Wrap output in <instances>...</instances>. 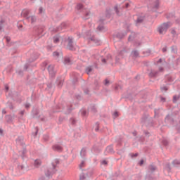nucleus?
Returning a JSON list of instances; mask_svg holds the SVG:
<instances>
[{
    "label": "nucleus",
    "mask_w": 180,
    "mask_h": 180,
    "mask_svg": "<svg viewBox=\"0 0 180 180\" xmlns=\"http://www.w3.org/2000/svg\"><path fill=\"white\" fill-rule=\"evenodd\" d=\"M83 13L84 15L82 18L84 20H87V19H89V15H91L90 11H85V12H83Z\"/></svg>",
    "instance_id": "a878e982"
},
{
    "label": "nucleus",
    "mask_w": 180,
    "mask_h": 180,
    "mask_svg": "<svg viewBox=\"0 0 180 180\" xmlns=\"http://www.w3.org/2000/svg\"><path fill=\"white\" fill-rule=\"evenodd\" d=\"M172 165L174 167H178V165H180V160H174L172 161Z\"/></svg>",
    "instance_id": "e433bc0d"
},
{
    "label": "nucleus",
    "mask_w": 180,
    "mask_h": 180,
    "mask_svg": "<svg viewBox=\"0 0 180 180\" xmlns=\"http://www.w3.org/2000/svg\"><path fill=\"white\" fill-rule=\"evenodd\" d=\"M30 19H31V23L32 25H33V23H36V22L37 21V17H36V15L30 16Z\"/></svg>",
    "instance_id": "f704fd0d"
},
{
    "label": "nucleus",
    "mask_w": 180,
    "mask_h": 180,
    "mask_svg": "<svg viewBox=\"0 0 180 180\" xmlns=\"http://www.w3.org/2000/svg\"><path fill=\"white\" fill-rule=\"evenodd\" d=\"M39 56L40 55L38 53L34 52L31 55L30 58L28 59V63H33L34 61H36V60L39 58Z\"/></svg>",
    "instance_id": "9d476101"
},
{
    "label": "nucleus",
    "mask_w": 180,
    "mask_h": 180,
    "mask_svg": "<svg viewBox=\"0 0 180 180\" xmlns=\"http://www.w3.org/2000/svg\"><path fill=\"white\" fill-rule=\"evenodd\" d=\"M143 134H145V136L146 137H150V132H148V131H146V130L143 131Z\"/></svg>",
    "instance_id": "69168bd1"
},
{
    "label": "nucleus",
    "mask_w": 180,
    "mask_h": 180,
    "mask_svg": "<svg viewBox=\"0 0 180 180\" xmlns=\"http://www.w3.org/2000/svg\"><path fill=\"white\" fill-rule=\"evenodd\" d=\"M131 54H133V57H136V58H137V57H139V56H140L139 51H136V50L132 51Z\"/></svg>",
    "instance_id": "58836bf2"
},
{
    "label": "nucleus",
    "mask_w": 180,
    "mask_h": 180,
    "mask_svg": "<svg viewBox=\"0 0 180 180\" xmlns=\"http://www.w3.org/2000/svg\"><path fill=\"white\" fill-rule=\"evenodd\" d=\"M158 75V71H154L151 70L149 73L150 78H156V77Z\"/></svg>",
    "instance_id": "aec40b11"
},
{
    "label": "nucleus",
    "mask_w": 180,
    "mask_h": 180,
    "mask_svg": "<svg viewBox=\"0 0 180 180\" xmlns=\"http://www.w3.org/2000/svg\"><path fill=\"white\" fill-rule=\"evenodd\" d=\"M89 109L93 112V113H96L98 110H96V105H91L89 108Z\"/></svg>",
    "instance_id": "473e14b6"
},
{
    "label": "nucleus",
    "mask_w": 180,
    "mask_h": 180,
    "mask_svg": "<svg viewBox=\"0 0 180 180\" xmlns=\"http://www.w3.org/2000/svg\"><path fill=\"white\" fill-rule=\"evenodd\" d=\"M101 147H102V141H100L99 143L94 144L92 150L93 151H94V153H101V151H102Z\"/></svg>",
    "instance_id": "6e6552de"
},
{
    "label": "nucleus",
    "mask_w": 180,
    "mask_h": 180,
    "mask_svg": "<svg viewBox=\"0 0 180 180\" xmlns=\"http://www.w3.org/2000/svg\"><path fill=\"white\" fill-rule=\"evenodd\" d=\"M92 175H94V170L92 169L89 170L88 172L86 173V176L89 178L92 176Z\"/></svg>",
    "instance_id": "37998d69"
},
{
    "label": "nucleus",
    "mask_w": 180,
    "mask_h": 180,
    "mask_svg": "<svg viewBox=\"0 0 180 180\" xmlns=\"http://www.w3.org/2000/svg\"><path fill=\"white\" fill-rule=\"evenodd\" d=\"M29 10H24L21 13V15H22V16L25 18L26 20H30V16H29Z\"/></svg>",
    "instance_id": "dca6fc26"
},
{
    "label": "nucleus",
    "mask_w": 180,
    "mask_h": 180,
    "mask_svg": "<svg viewBox=\"0 0 180 180\" xmlns=\"http://www.w3.org/2000/svg\"><path fill=\"white\" fill-rule=\"evenodd\" d=\"M64 63L65 64H70V63H71V59H70V58H65Z\"/></svg>",
    "instance_id": "5fc2aeb1"
},
{
    "label": "nucleus",
    "mask_w": 180,
    "mask_h": 180,
    "mask_svg": "<svg viewBox=\"0 0 180 180\" xmlns=\"http://www.w3.org/2000/svg\"><path fill=\"white\" fill-rule=\"evenodd\" d=\"M141 124L142 126H145L146 127H153L154 126L153 117H150V115L147 114L142 115L141 118Z\"/></svg>",
    "instance_id": "f257e3e1"
},
{
    "label": "nucleus",
    "mask_w": 180,
    "mask_h": 180,
    "mask_svg": "<svg viewBox=\"0 0 180 180\" xmlns=\"http://www.w3.org/2000/svg\"><path fill=\"white\" fill-rule=\"evenodd\" d=\"M165 169H167V172H171L172 168H171V164L170 163H167L166 164Z\"/></svg>",
    "instance_id": "a19ab883"
},
{
    "label": "nucleus",
    "mask_w": 180,
    "mask_h": 180,
    "mask_svg": "<svg viewBox=\"0 0 180 180\" xmlns=\"http://www.w3.org/2000/svg\"><path fill=\"white\" fill-rule=\"evenodd\" d=\"M165 122L167 124H175V118H174V114H167L165 118Z\"/></svg>",
    "instance_id": "39448f33"
},
{
    "label": "nucleus",
    "mask_w": 180,
    "mask_h": 180,
    "mask_svg": "<svg viewBox=\"0 0 180 180\" xmlns=\"http://www.w3.org/2000/svg\"><path fill=\"white\" fill-rule=\"evenodd\" d=\"M167 19H175V13H170L166 15Z\"/></svg>",
    "instance_id": "c756f323"
},
{
    "label": "nucleus",
    "mask_w": 180,
    "mask_h": 180,
    "mask_svg": "<svg viewBox=\"0 0 180 180\" xmlns=\"http://www.w3.org/2000/svg\"><path fill=\"white\" fill-rule=\"evenodd\" d=\"M160 91L162 92H167V91H168V87L167 86H161L160 87Z\"/></svg>",
    "instance_id": "8fccbe9b"
},
{
    "label": "nucleus",
    "mask_w": 180,
    "mask_h": 180,
    "mask_svg": "<svg viewBox=\"0 0 180 180\" xmlns=\"http://www.w3.org/2000/svg\"><path fill=\"white\" fill-rule=\"evenodd\" d=\"M66 26H67V24L63 22L61 25H60L58 27H57L56 28H54L53 32H61V30H63L64 28H65Z\"/></svg>",
    "instance_id": "ddd939ff"
},
{
    "label": "nucleus",
    "mask_w": 180,
    "mask_h": 180,
    "mask_svg": "<svg viewBox=\"0 0 180 180\" xmlns=\"http://www.w3.org/2000/svg\"><path fill=\"white\" fill-rule=\"evenodd\" d=\"M14 120H15V115H6V122L8 124L12 123V122H13Z\"/></svg>",
    "instance_id": "a211bd4d"
},
{
    "label": "nucleus",
    "mask_w": 180,
    "mask_h": 180,
    "mask_svg": "<svg viewBox=\"0 0 180 180\" xmlns=\"http://www.w3.org/2000/svg\"><path fill=\"white\" fill-rule=\"evenodd\" d=\"M53 57H58H58H60V53L57 51H54L53 53Z\"/></svg>",
    "instance_id": "338daca9"
},
{
    "label": "nucleus",
    "mask_w": 180,
    "mask_h": 180,
    "mask_svg": "<svg viewBox=\"0 0 180 180\" xmlns=\"http://www.w3.org/2000/svg\"><path fill=\"white\" fill-rule=\"evenodd\" d=\"M82 116H86V110H82L81 112Z\"/></svg>",
    "instance_id": "774afa93"
},
{
    "label": "nucleus",
    "mask_w": 180,
    "mask_h": 180,
    "mask_svg": "<svg viewBox=\"0 0 180 180\" xmlns=\"http://www.w3.org/2000/svg\"><path fill=\"white\" fill-rule=\"evenodd\" d=\"M72 112V105L67 106V111L65 112V115H70Z\"/></svg>",
    "instance_id": "2f4dec72"
},
{
    "label": "nucleus",
    "mask_w": 180,
    "mask_h": 180,
    "mask_svg": "<svg viewBox=\"0 0 180 180\" xmlns=\"http://www.w3.org/2000/svg\"><path fill=\"white\" fill-rule=\"evenodd\" d=\"M179 96H173V103H176L179 99Z\"/></svg>",
    "instance_id": "79ce46f5"
},
{
    "label": "nucleus",
    "mask_w": 180,
    "mask_h": 180,
    "mask_svg": "<svg viewBox=\"0 0 180 180\" xmlns=\"http://www.w3.org/2000/svg\"><path fill=\"white\" fill-rule=\"evenodd\" d=\"M112 117H113V119H115V117H119V112L115 111V112L112 114Z\"/></svg>",
    "instance_id": "13d9d810"
},
{
    "label": "nucleus",
    "mask_w": 180,
    "mask_h": 180,
    "mask_svg": "<svg viewBox=\"0 0 180 180\" xmlns=\"http://www.w3.org/2000/svg\"><path fill=\"white\" fill-rule=\"evenodd\" d=\"M27 164H22V165H18V169L20 171V174H25L26 171H27Z\"/></svg>",
    "instance_id": "1a4fd4ad"
},
{
    "label": "nucleus",
    "mask_w": 180,
    "mask_h": 180,
    "mask_svg": "<svg viewBox=\"0 0 180 180\" xmlns=\"http://www.w3.org/2000/svg\"><path fill=\"white\" fill-rule=\"evenodd\" d=\"M136 37V34L132 32L131 35L128 37V41H133Z\"/></svg>",
    "instance_id": "cd10ccee"
},
{
    "label": "nucleus",
    "mask_w": 180,
    "mask_h": 180,
    "mask_svg": "<svg viewBox=\"0 0 180 180\" xmlns=\"http://www.w3.org/2000/svg\"><path fill=\"white\" fill-rule=\"evenodd\" d=\"M43 139L44 141H49V140H50V136H49V134H45L43 136Z\"/></svg>",
    "instance_id": "de8ad7c7"
},
{
    "label": "nucleus",
    "mask_w": 180,
    "mask_h": 180,
    "mask_svg": "<svg viewBox=\"0 0 180 180\" xmlns=\"http://www.w3.org/2000/svg\"><path fill=\"white\" fill-rule=\"evenodd\" d=\"M130 6V4L125 3L124 6H120V8L117 6V5L114 6V11L117 16H122V13L121 11H123V9H127Z\"/></svg>",
    "instance_id": "7ed1b4c3"
},
{
    "label": "nucleus",
    "mask_w": 180,
    "mask_h": 180,
    "mask_svg": "<svg viewBox=\"0 0 180 180\" xmlns=\"http://www.w3.org/2000/svg\"><path fill=\"white\" fill-rule=\"evenodd\" d=\"M19 153L22 160H25L26 158V153H27L26 148H23L22 150L19 151Z\"/></svg>",
    "instance_id": "f3484780"
},
{
    "label": "nucleus",
    "mask_w": 180,
    "mask_h": 180,
    "mask_svg": "<svg viewBox=\"0 0 180 180\" xmlns=\"http://www.w3.org/2000/svg\"><path fill=\"white\" fill-rule=\"evenodd\" d=\"M170 23H171V22H164L160 26H159L158 32H159L160 34H162V33H164V32H167V30H168V27H169Z\"/></svg>",
    "instance_id": "423d86ee"
},
{
    "label": "nucleus",
    "mask_w": 180,
    "mask_h": 180,
    "mask_svg": "<svg viewBox=\"0 0 180 180\" xmlns=\"http://www.w3.org/2000/svg\"><path fill=\"white\" fill-rule=\"evenodd\" d=\"M48 71L51 77L54 76V67L51 65L48 66Z\"/></svg>",
    "instance_id": "412c9836"
},
{
    "label": "nucleus",
    "mask_w": 180,
    "mask_h": 180,
    "mask_svg": "<svg viewBox=\"0 0 180 180\" xmlns=\"http://www.w3.org/2000/svg\"><path fill=\"white\" fill-rule=\"evenodd\" d=\"M124 53H127V51L125 49L121 50L119 52V56H123L124 54Z\"/></svg>",
    "instance_id": "6e6d98bb"
},
{
    "label": "nucleus",
    "mask_w": 180,
    "mask_h": 180,
    "mask_svg": "<svg viewBox=\"0 0 180 180\" xmlns=\"http://www.w3.org/2000/svg\"><path fill=\"white\" fill-rule=\"evenodd\" d=\"M34 165L35 167H40V165H41V160H35L34 161Z\"/></svg>",
    "instance_id": "ea45409f"
},
{
    "label": "nucleus",
    "mask_w": 180,
    "mask_h": 180,
    "mask_svg": "<svg viewBox=\"0 0 180 180\" xmlns=\"http://www.w3.org/2000/svg\"><path fill=\"white\" fill-rule=\"evenodd\" d=\"M6 106H8L11 110H13V105L12 104V102H7Z\"/></svg>",
    "instance_id": "c03bdc74"
},
{
    "label": "nucleus",
    "mask_w": 180,
    "mask_h": 180,
    "mask_svg": "<svg viewBox=\"0 0 180 180\" xmlns=\"http://www.w3.org/2000/svg\"><path fill=\"white\" fill-rule=\"evenodd\" d=\"M53 88V81L47 83V89H51Z\"/></svg>",
    "instance_id": "49530a36"
},
{
    "label": "nucleus",
    "mask_w": 180,
    "mask_h": 180,
    "mask_svg": "<svg viewBox=\"0 0 180 180\" xmlns=\"http://www.w3.org/2000/svg\"><path fill=\"white\" fill-rule=\"evenodd\" d=\"M111 16H112V12L110 11V10H106L105 18H107V19H110Z\"/></svg>",
    "instance_id": "c85d7f7f"
},
{
    "label": "nucleus",
    "mask_w": 180,
    "mask_h": 180,
    "mask_svg": "<svg viewBox=\"0 0 180 180\" xmlns=\"http://www.w3.org/2000/svg\"><path fill=\"white\" fill-rule=\"evenodd\" d=\"M99 23V25L97 27V30H98V32H106L108 29L103 26V25H105V19L101 18Z\"/></svg>",
    "instance_id": "0eeeda50"
},
{
    "label": "nucleus",
    "mask_w": 180,
    "mask_h": 180,
    "mask_svg": "<svg viewBox=\"0 0 180 180\" xmlns=\"http://www.w3.org/2000/svg\"><path fill=\"white\" fill-rule=\"evenodd\" d=\"M154 113H155V117H158V116H160V108H155L154 110Z\"/></svg>",
    "instance_id": "4c0bfd02"
},
{
    "label": "nucleus",
    "mask_w": 180,
    "mask_h": 180,
    "mask_svg": "<svg viewBox=\"0 0 180 180\" xmlns=\"http://www.w3.org/2000/svg\"><path fill=\"white\" fill-rule=\"evenodd\" d=\"M86 74H89V72H92V67L89 66L86 68Z\"/></svg>",
    "instance_id": "864d4df0"
},
{
    "label": "nucleus",
    "mask_w": 180,
    "mask_h": 180,
    "mask_svg": "<svg viewBox=\"0 0 180 180\" xmlns=\"http://www.w3.org/2000/svg\"><path fill=\"white\" fill-rule=\"evenodd\" d=\"M17 141H18V143H20V144L21 146H23V143L22 141H23V137L20 136L17 139Z\"/></svg>",
    "instance_id": "09e8293b"
},
{
    "label": "nucleus",
    "mask_w": 180,
    "mask_h": 180,
    "mask_svg": "<svg viewBox=\"0 0 180 180\" xmlns=\"http://www.w3.org/2000/svg\"><path fill=\"white\" fill-rule=\"evenodd\" d=\"M86 179V177L85 176L84 173H82L79 176V180H85Z\"/></svg>",
    "instance_id": "603ef678"
},
{
    "label": "nucleus",
    "mask_w": 180,
    "mask_h": 180,
    "mask_svg": "<svg viewBox=\"0 0 180 180\" xmlns=\"http://www.w3.org/2000/svg\"><path fill=\"white\" fill-rule=\"evenodd\" d=\"M53 151H57L58 153L63 152V146L61 145L55 144L52 146Z\"/></svg>",
    "instance_id": "f8f14e48"
},
{
    "label": "nucleus",
    "mask_w": 180,
    "mask_h": 180,
    "mask_svg": "<svg viewBox=\"0 0 180 180\" xmlns=\"http://www.w3.org/2000/svg\"><path fill=\"white\" fill-rule=\"evenodd\" d=\"M80 155L82 158H85L86 156V148H82L80 151Z\"/></svg>",
    "instance_id": "4be33fe9"
},
{
    "label": "nucleus",
    "mask_w": 180,
    "mask_h": 180,
    "mask_svg": "<svg viewBox=\"0 0 180 180\" xmlns=\"http://www.w3.org/2000/svg\"><path fill=\"white\" fill-rule=\"evenodd\" d=\"M60 164V160L58 159L55 160V164L52 163V168H49L47 169V171L45 172V176L46 178H50V176H53V174H56L57 172V165Z\"/></svg>",
    "instance_id": "f03ea898"
},
{
    "label": "nucleus",
    "mask_w": 180,
    "mask_h": 180,
    "mask_svg": "<svg viewBox=\"0 0 180 180\" xmlns=\"http://www.w3.org/2000/svg\"><path fill=\"white\" fill-rule=\"evenodd\" d=\"M6 26V20L5 19L1 18L0 20V32H5L4 28Z\"/></svg>",
    "instance_id": "4468645a"
},
{
    "label": "nucleus",
    "mask_w": 180,
    "mask_h": 180,
    "mask_svg": "<svg viewBox=\"0 0 180 180\" xmlns=\"http://www.w3.org/2000/svg\"><path fill=\"white\" fill-rule=\"evenodd\" d=\"M163 146H165V147H167V146H168V141H167V139H164L162 141Z\"/></svg>",
    "instance_id": "e2e57ef3"
},
{
    "label": "nucleus",
    "mask_w": 180,
    "mask_h": 180,
    "mask_svg": "<svg viewBox=\"0 0 180 180\" xmlns=\"http://www.w3.org/2000/svg\"><path fill=\"white\" fill-rule=\"evenodd\" d=\"M63 81L64 80L63 79V78L61 77H59L56 79V83L58 88H61V86H63V85L64 84Z\"/></svg>",
    "instance_id": "2eb2a0df"
},
{
    "label": "nucleus",
    "mask_w": 180,
    "mask_h": 180,
    "mask_svg": "<svg viewBox=\"0 0 180 180\" xmlns=\"http://www.w3.org/2000/svg\"><path fill=\"white\" fill-rule=\"evenodd\" d=\"M143 21L144 19H143L142 18H138L136 20V23H143Z\"/></svg>",
    "instance_id": "bf43d9fd"
},
{
    "label": "nucleus",
    "mask_w": 180,
    "mask_h": 180,
    "mask_svg": "<svg viewBox=\"0 0 180 180\" xmlns=\"http://www.w3.org/2000/svg\"><path fill=\"white\" fill-rule=\"evenodd\" d=\"M171 51H172V53L176 54V53H178V48H176V46H171Z\"/></svg>",
    "instance_id": "72a5a7b5"
},
{
    "label": "nucleus",
    "mask_w": 180,
    "mask_h": 180,
    "mask_svg": "<svg viewBox=\"0 0 180 180\" xmlns=\"http://www.w3.org/2000/svg\"><path fill=\"white\" fill-rule=\"evenodd\" d=\"M136 141H139V143H144L146 138L143 136H136L135 138Z\"/></svg>",
    "instance_id": "5701e85b"
},
{
    "label": "nucleus",
    "mask_w": 180,
    "mask_h": 180,
    "mask_svg": "<svg viewBox=\"0 0 180 180\" xmlns=\"http://www.w3.org/2000/svg\"><path fill=\"white\" fill-rule=\"evenodd\" d=\"M160 8V0H155L154 1L153 9H158Z\"/></svg>",
    "instance_id": "bb28decb"
},
{
    "label": "nucleus",
    "mask_w": 180,
    "mask_h": 180,
    "mask_svg": "<svg viewBox=\"0 0 180 180\" xmlns=\"http://www.w3.org/2000/svg\"><path fill=\"white\" fill-rule=\"evenodd\" d=\"M125 36H127V32H118L117 34V35H116V37H117V39H120V40H122V39L125 37Z\"/></svg>",
    "instance_id": "6ab92c4d"
},
{
    "label": "nucleus",
    "mask_w": 180,
    "mask_h": 180,
    "mask_svg": "<svg viewBox=\"0 0 180 180\" xmlns=\"http://www.w3.org/2000/svg\"><path fill=\"white\" fill-rule=\"evenodd\" d=\"M95 131H99V122H96Z\"/></svg>",
    "instance_id": "0e129e2a"
},
{
    "label": "nucleus",
    "mask_w": 180,
    "mask_h": 180,
    "mask_svg": "<svg viewBox=\"0 0 180 180\" xmlns=\"http://www.w3.org/2000/svg\"><path fill=\"white\" fill-rule=\"evenodd\" d=\"M105 151H107L108 153H109L110 154H113L115 153V150H113V146H107Z\"/></svg>",
    "instance_id": "b1692460"
},
{
    "label": "nucleus",
    "mask_w": 180,
    "mask_h": 180,
    "mask_svg": "<svg viewBox=\"0 0 180 180\" xmlns=\"http://www.w3.org/2000/svg\"><path fill=\"white\" fill-rule=\"evenodd\" d=\"M37 30L38 34H43V32H44V28H43V27H37Z\"/></svg>",
    "instance_id": "c9c22d12"
},
{
    "label": "nucleus",
    "mask_w": 180,
    "mask_h": 180,
    "mask_svg": "<svg viewBox=\"0 0 180 180\" xmlns=\"http://www.w3.org/2000/svg\"><path fill=\"white\" fill-rule=\"evenodd\" d=\"M110 83V82L109 81V79H105L104 80V85H105V86H108Z\"/></svg>",
    "instance_id": "052dcab7"
},
{
    "label": "nucleus",
    "mask_w": 180,
    "mask_h": 180,
    "mask_svg": "<svg viewBox=\"0 0 180 180\" xmlns=\"http://www.w3.org/2000/svg\"><path fill=\"white\" fill-rule=\"evenodd\" d=\"M39 113H40V111L39 110L38 108H32L31 115H32L33 119H34L36 117H39Z\"/></svg>",
    "instance_id": "9b49d317"
},
{
    "label": "nucleus",
    "mask_w": 180,
    "mask_h": 180,
    "mask_svg": "<svg viewBox=\"0 0 180 180\" xmlns=\"http://www.w3.org/2000/svg\"><path fill=\"white\" fill-rule=\"evenodd\" d=\"M77 9L79 11H81V9L84 8V6L82 4H77Z\"/></svg>",
    "instance_id": "680f3d73"
},
{
    "label": "nucleus",
    "mask_w": 180,
    "mask_h": 180,
    "mask_svg": "<svg viewBox=\"0 0 180 180\" xmlns=\"http://www.w3.org/2000/svg\"><path fill=\"white\" fill-rule=\"evenodd\" d=\"M89 40H91V41H93V43H95L96 44H98V43H99V40L96 39L94 36L89 38Z\"/></svg>",
    "instance_id": "7c9ffc66"
},
{
    "label": "nucleus",
    "mask_w": 180,
    "mask_h": 180,
    "mask_svg": "<svg viewBox=\"0 0 180 180\" xmlns=\"http://www.w3.org/2000/svg\"><path fill=\"white\" fill-rule=\"evenodd\" d=\"M65 41H68V50H70V51H75V46H74V38L72 37H68Z\"/></svg>",
    "instance_id": "20e7f679"
},
{
    "label": "nucleus",
    "mask_w": 180,
    "mask_h": 180,
    "mask_svg": "<svg viewBox=\"0 0 180 180\" xmlns=\"http://www.w3.org/2000/svg\"><path fill=\"white\" fill-rule=\"evenodd\" d=\"M70 122L71 124H72V126H75V124L77 123V120H75V118H70Z\"/></svg>",
    "instance_id": "3c124183"
},
{
    "label": "nucleus",
    "mask_w": 180,
    "mask_h": 180,
    "mask_svg": "<svg viewBox=\"0 0 180 180\" xmlns=\"http://www.w3.org/2000/svg\"><path fill=\"white\" fill-rule=\"evenodd\" d=\"M53 42L54 43H59L60 42V38H58V37H53Z\"/></svg>",
    "instance_id": "4d7b16f0"
},
{
    "label": "nucleus",
    "mask_w": 180,
    "mask_h": 180,
    "mask_svg": "<svg viewBox=\"0 0 180 180\" xmlns=\"http://www.w3.org/2000/svg\"><path fill=\"white\" fill-rule=\"evenodd\" d=\"M148 169L150 172L153 174V172H154L157 169V167L155 165H150L148 167Z\"/></svg>",
    "instance_id": "393cba45"
},
{
    "label": "nucleus",
    "mask_w": 180,
    "mask_h": 180,
    "mask_svg": "<svg viewBox=\"0 0 180 180\" xmlns=\"http://www.w3.org/2000/svg\"><path fill=\"white\" fill-rule=\"evenodd\" d=\"M129 157H131V158H137L139 153H129Z\"/></svg>",
    "instance_id": "a18cd8bd"
}]
</instances>
